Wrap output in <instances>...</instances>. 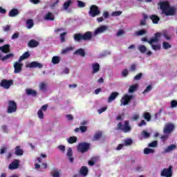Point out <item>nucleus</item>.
I'll use <instances>...</instances> for the list:
<instances>
[{
  "instance_id": "obj_38",
  "label": "nucleus",
  "mask_w": 177,
  "mask_h": 177,
  "mask_svg": "<svg viewBox=\"0 0 177 177\" xmlns=\"http://www.w3.org/2000/svg\"><path fill=\"white\" fill-rule=\"evenodd\" d=\"M68 142L70 145H73V143H77V137L76 136L70 137L68 140Z\"/></svg>"
},
{
  "instance_id": "obj_54",
  "label": "nucleus",
  "mask_w": 177,
  "mask_h": 177,
  "mask_svg": "<svg viewBox=\"0 0 177 177\" xmlns=\"http://www.w3.org/2000/svg\"><path fill=\"white\" fill-rule=\"evenodd\" d=\"M79 8H85V3L81 1H77Z\"/></svg>"
},
{
  "instance_id": "obj_52",
  "label": "nucleus",
  "mask_w": 177,
  "mask_h": 177,
  "mask_svg": "<svg viewBox=\"0 0 177 177\" xmlns=\"http://www.w3.org/2000/svg\"><path fill=\"white\" fill-rule=\"evenodd\" d=\"M142 135L145 138H150V133H148L146 131H143Z\"/></svg>"
},
{
  "instance_id": "obj_47",
  "label": "nucleus",
  "mask_w": 177,
  "mask_h": 177,
  "mask_svg": "<svg viewBox=\"0 0 177 177\" xmlns=\"http://www.w3.org/2000/svg\"><path fill=\"white\" fill-rule=\"evenodd\" d=\"M157 145H158V142H157V140H154L151 142H150L148 146L149 147H157Z\"/></svg>"
},
{
  "instance_id": "obj_1",
  "label": "nucleus",
  "mask_w": 177,
  "mask_h": 177,
  "mask_svg": "<svg viewBox=\"0 0 177 177\" xmlns=\"http://www.w3.org/2000/svg\"><path fill=\"white\" fill-rule=\"evenodd\" d=\"M162 13L165 16H175L176 14V8L171 6L168 2H162L160 4Z\"/></svg>"
},
{
  "instance_id": "obj_29",
  "label": "nucleus",
  "mask_w": 177,
  "mask_h": 177,
  "mask_svg": "<svg viewBox=\"0 0 177 177\" xmlns=\"http://www.w3.org/2000/svg\"><path fill=\"white\" fill-rule=\"evenodd\" d=\"M102 136L103 133L101 131L96 132L93 138V141L95 142L96 140H99Z\"/></svg>"
},
{
  "instance_id": "obj_11",
  "label": "nucleus",
  "mask_w": 177,
  "mask_h": 177,
  "mask_svg": "<svg viewBox=\"0 0 177 177\" xmlns=\"http://www.w3.org/2000/svg\"><path fill=\"white\" fill-rule=\"evenodd\" d=\"M11 85H13V80H2L0 82V86L4 89H9Z\"/></svg>"
},
{
  "instance_id": "obj_2",
  "label": "nucleus",
  "mask_w": 177,
  "mask_h": 177,
  "mask_svg": "<svg viewBox=\"0 0 177 177\" xmlns=\"http://www.w3.org/2000/svg\"><path fill=\"white\" fill-rule=\"evenodd\" d=\"M93 37L92 32L87 31L82 33H76L73 35V39L75 42H80V41H91Z\"/></svg>"
},
{
  "instance_id": "obj_33",
  "label": "nucleus",
  "mask_w": 177,
  "mask_h": 177,
  "mask_svg": "<svg viewBox=\"0 0 177 177\" xmlns=\"http://www.w3.org/2000/svg\"><path fill=\"white\" fill-rule=\"evenodd\" d=\"M175 149H176V145H171L165 149V153H169L170 151H172V150H175Z\"/></svg>"
},
{
  "instance_id": "obj_9",
  "label": "nucleus",
  "mask_w": 177,
  "mask_h": 177,
  "mask_svg": "<svg viewBox=\"0 0 177 177\" xmlns=\"http://www.w3.org/2000/svg\"><path fill=\"white\" fill-rule=\"evenodd\" d=\"M174 172V167L172 166H169V167L164 168L161 173L160 176L163 177H172V173Z\"/></svg>"
},
{
  "instance_id": "obj_19",
  "label": "nucleus",
  "mask_w": 177,
  "mask_h": 177,
  "mask_svg": "<svg viewBox=\"0 0 177 177\" xmlns=\"http://www.w3.org/2000/svg\"><path fill=\"white\" fill-rule=\"evenodd\" d=\"M0 50H1L3 53H9V52H10V45L6 44L3 46H0Z\"/></svg>"
},
{
  "instance_id": "obj_49",
  "label": "nucleus",
  "mask_w": 177,
  "mask_h": 177,
  "mask_svg": "<svg viewBox=\"0 0 177 177\" xmlns=\"http://www.w3.org/2000/svg\"><path fill=\"white\" fill-rule=\"evenodd\" d=\"M37 115L40 120H44V112L41 110L37 111Z\"/></svg>"
},
{
  "instance_id": "obj_43",
  "label": "nucleus",
  "mask_w": 177,
  "mask_h": 177,
  "mask_svg": "<svg viewBox=\"0 0 177 177\" xmlns=\"http://www.w3.org/2000/svg\"><path fill=\"white\" fill-rule=\"evenodd\" d=\"M14 55L12 53L7 54L6 56L1 58L2 62H5V60H8V59H10V57H13Z\"/></svg>"
},
{
  "instance_id": "obj_60",
  "label": "nucleus",
  "mask_w": 177,
  "mask_h": 177,
  "mask_svg": "<svg viewBox=\"0 0 177 177\" xmlns=\"http://www.w3.org/2000/svg\"><path fill=\"white\" fill-rule=\"evenodd\" d=\"M19 32L14 33L12 36V39H17V38H19Z\"/></svg>"
},
{
  "instance_id": "obj_20",
  "label": "nucleus",
  "mask_w": 177,
  "mask_h": 177,
  "mask_svg": "<svg viewBox=\"0 0 177 177\" xmlns=\"http://www.w3.org/2000/svg\"><path fill=\"white\" fill-rule=\"evenodd\" d=\"M26 92L28 96H32L33 97H35L38 95L35 90L31 88H27Z\"/></svg>"
},
{
  "instance_id": "obj_48",
  "label": "nucleus",
  "mask_w": 177,
  "mask_h": 177,
  "mask_svg": "<svg viewBox=\"0 0 177 177\" xmlns=\"http://www.w3.org/2000/svg\"><path fill=\"white\" fill-rule=\"evenodd\" d=\"M151 48L152 49H153V50H160V49H161V45L160 44L152 45Z\"/></svg>"
},
{
  "instance_id": "obj_55",
  "label": "nucleus",
  "mask_w": 177,
  "mask_h": 177,
  "mask_svg": "<svg viewBox=\"0 0 177 177\" xmlns=\"http://www.w3.org/2000/svg\"><path fill=\"white\" fill-rule=\"evenodd\" d=\"M1 129L3 132H5V133H8V132H9V131L8 130V126L6 125H3L1 127Z\"/></svg>"
},
{
  "instance_id": "obj_34",
  "label": "nucleus",
  "mask_w": 177,
  "mask_h": 177,
  "mask_svg": "<svg viewBox=\"0 0 177 177\" xmlns=\"http://www.w3.org/2000/svg\"><path fill=\"white\" fill-rule=\"evenodd\" d=\"M52 63L53 64H59V63H60V57L59 56L53 57Z\"/></svg>"
},
{
  "instance_id": "obj_21",
  "label": "nucleus",
  "mask_w": 177,
  "mask_h": 177,
  "mask_svg": "<svg viewBox=\"0 0 177 177\" xmlns=\"http://www.w3.org/2000/svg\"><path fill=\"white\" fill-rule=\"evenodd\" d=\"M39 45V42L37 40L31 39L30 41H28V46L29 48H37Z\"/></svg>"
},
{
  "instance_id": "obj_35",
  "label": "nucleus",
  "mask_w": 177,
  "mask_h": 177,
  "mask_svg": "<svg viewBox=\"0 0 177 177\" xmlns=\"http://www.w3.org/2000/svg\"><path fill=\"white\" fill-rule=\"evenodd\" d=\"M73 3V1L71 0H68L64 3L63 8L65 10H67L70 8V6Z\"/></svg>"
},
{
  "instance_id": "obj_10",
  "label": "nucleus",
  "mask_w": 177,
  "mask_h": 177,
  "mask_svg": "<svg viewBox=\"0 0 177 177\" xmlns=\"http://www.w3.org/2000/svg\"><path fill=\"white\" fill-rule=\"evenodd\" d=\"M132 99H133V95H124L120 100V106H127Z\"/></svg>"
},
{
  "instance_id": "obj_50",
  "label": "nucleus",
  "mask_w": 177,
  "mask_h": 177,
  "mask_svg": "<svg viewBox=\"0 0 177 177\" xmlns=\"http://www.w3.org/2000/svg\"><path fill=\"white\" fill-rule=\"evenodd\" d=\"M142 76H143V73H140L137 74V75L134 77V80H135V81H139V80H140Z\"/></svg>"
},
{
  "instance_id": "obj_23",
  "label": "nucleus",
  "mask_w": 177,
  "mask_h": 177,
  "mask_svg": "<svg viewBox=\"0 0 177 177\" xmlns=\"http://www.w3.org/2000/svg\"><path fill=\"white\" fill-rule=\"evenodd\" d=\"M66 156L68 157L70 162H74V158H73V149L71 148L68 149Z\"/></svg>"
},
{
  "instance_id": "obj_14",
  "label": "nucleus",
  "mask_w": 177,
  "mask_h": 177,
  "mask_svg": "<svg viewBox=\"0 0 177 177\" xmlns=\"http://www.w3.org/2000/svg\"><path fill=\"white\" fill-rule=\"evenodd\" d=\"M28 67H30V68H42V67H44V66L42 65V64L37 62H32L29 65Z\"/></svg>"
},
{
  "instance_id": "obj_62",
  "label": "nucleus",
  "mask_w": 177,
  "mask_h": 177,
  "mask_svg": "<svg viewBox=\"0 0 177 177\" xmlns=\"http://www.w3.org/2000/svg\"><path fill=\"white\" fill-rule=\"evenodd\" d=\"M176 106H177V101L176 100H172L171 102V106L174 108V107H176Z\"/></svg>"
},
{
  "instance_id": "obj_28",
  "label": "nucleus",
  "mask_w": 177,
  "mask_h": 177,
  "mask_svg": "<svg viewBox=\"0 0 177 177\" xmlns=\"http://www.w3.org/2000/svg\"><path fill=\"white\" fill-rule=\"evenodd\" d=\"M30 52L26 51L21 56L19 57V62H22V60H26V59H28L30 57Z\"/></svg>"
},
{
  "instance_id": "obj_59",
  "label": "nucleus",
  "mask_w": 177,
  "mask_h": 177,
  "mask_svg": "<svg viewBox=\"0 0 177 177\" xmlns=\"http://www.w3.org/2000/svg\"><path fill=\"white\" fill-rule=\"evenodd\" d=\"M40 110L41 111H46V110H48V104H44L43 105L41 108Z\"/></svg>"
},
{
  "instance_id": "obj_58",
  "label": "nucleus",
  "mask_w": 177,
  "mask_h": 177,
  "mask_svg": "<svg viewBox=\"0 0 177 177\" xmlns=\"http://www.w3.org/2000/svg\"><path fill=\"white\" fill-rule=\"evenodd\" d=\"M130 71H136V64H131V67H130Z\"/></svg>"
},
{
  "instance_id": "obj_25",
  "label": "nucleus",
  "mask_w": 177,
  "mask_h": 177,
  "mask_svg": "<svg viewBox=\"0 0 177 177\" xmlns=\"http://www.w3.org/2000/svg\"><path fill=\"white\" fill-rule=\"evenodd\" d=\"M19 10L14 8L12 9L11 10H10L9 13H8V16L10 17H16V16H17V15H19Z\"/></svg>"
},
{
  "instance_id": "obj_57",
  "label": "nucleus",
  "mask_w": 177,
  "mask_h": 177,
  "mask_svg": "<svg viewBox=\"0 0 177 177\" xmlns=\"http://www.w3.org/2000/svg\"><path fill=\"white\" fill-rule=\"evenodd\" d=\"M128 74H129V73H128L127 69H124V70L122 71V75L123 77H127V76H128Z\"/></svg>"
},
{
  "instance_id": "obj_24",
  "label": "nucleus",
  "mask_w": 177,
  "mask_h": 177,
  "mask_svg": "<svg viewBox=\"0 0 177 177\" xmlns=\"http://www.w3.org/2000/svg\"><path fill=\"white\" fill-rule=\"evenodd\" d=\"M15 156H23V154H24V151H23V149H21L20 146H17L15 147Z\"/></svg>"
},
{
  "instance_id": "obj_32",
  "label": "nucleus",
  "mask_w": 177,
  "mask_h": 177,
  "mask_svg": "<svg viewBox=\"0 0 177 177\" xmlns=\"http://www.w3.org/2000/svg\"><path fill=\"white\" fill-rule=\"evenodd\" d=\"M60 171L61 170L58 171L56 169H53L50 174L53 177H60Z\"/></svg>"
},
{
  "instance_id": "obj_13",
  "label": "nucleus",
  "mask_w": 177,
  "mask_h": 177,
  "mask_svg": "<svg viewBox=\"0 0 177 177\" xmlns=\"http://www.w3.org/2000/svg\"><path fill=\"white\" fill-rule=\"evenodd\" d=\"M107 30V26H102L99 27L98 28L95 29L93 35L96 36L99 34H102V32H104V31Z\"/></svg>"
},
{
  "instance_id": "obj_8",
  "label": "nucleus",
  "mask_w": 177,
  "mask_h": 177,
  "mask_svg": "<svg viewBox=\"0 0 177 177\" xmlns=\"http://www.w3.org/2000/svg\"><path fill=\"white\" fill-rule=\"evenodd\" d=\"M175 130V124L172 123H167L165 125L163 133L165 135H171V132Z\"/></svg>"
},
{
  "instance_id": "obj_6",
  "label": "nucleus",
  "mask_w": 177,
  "mask_h": 177,
  "mask_svg": "<svg viewBox=\"0 0 177 177\" xmlns=\"http://www.w3.org/2000/svg\"><path fill=\"white\" fill-rule=\"evenodd\" d=\"M161 35L162 33L156 32L155 33V36L153 38H151L150 40L147 39V37H142L141 41L143 42H148L150 45L154 44V42H158L160 41V38H161Z\"/></svg>"
},
{
  "instance_id": "obj_27",
  "label": "nucleus",
  "mask_w": 177,
  "mask_h": 177,
  "mask_svg": "<svg viewBox=\"0 0 177 177\" xmlns=\"http://www.w3.org/2000/svg\"><path fill=\"white\" fill-rule=\"evenodd\" d=\"M44 20H50L53 21L55 20V15L52 12H48L44 18Z\"/></svg>"
},
{
  "instance_id": "obj_40",
  "label": "nucleus",
  "mask_w": 177,
  "mask_h": 177,
  "mask_svg": "<svg viewBox=\"0 0 177 177\" xmlns=\"http://www.w3.org/2000/svg\"><path fill=\"white\" fill-rule=\"evenodd\" d=\"M124 146H131V145L133 143V141L131 138H127L124 140Z\"/></svg>"
},
{
  "instance_id": "obj_37",
  "label": "nucleus",
  "mask_w": 177,
  "mask_h": 177,
  "mask_svg": "<svg viewBox=\"0 0 177 177\" xmlns=\"http://www.w3.org/2000/svg\"><path fill=\"white\" fill-rule=\"evenodd\" d=\"M66 35H67V32H64L60 34L59 38H60L61 42H62V43L66 42Z\"/></svg>"
},
{
  "instance_id": "obj_12",
  "label": "nucleus",
  "mask_w": 177,
  "mask_h": 177,
  "mask_svg": "<svg viewBox=\"0 0 177 177\" xmlns=\"http://www.w3.org/2000/svg\"><path fill=\"white\" fill-rule=\"evenodd\" d=\"M19 165H20V160L15 159V160H14L13 162H12L9 165L8 168H9V169H11V170L17 169V168H19Z\"/></svg>"
},
{
  "instance_id": "obj_45",
  "label": "nucleus",
  "mask_w": 177,
  "mask_h": 177,
  "mask_svg": "<svg viewBox=\"0 0 177 177\" xmlns=\"http://www.w3.org/2000/svg\"><path fill=\"white\" fill-rule=\"evenodd\" d=\"M39 89L40 91H46V84L45 82L40 83Z\"/></svg>"
},
{
  "instance_id": "obj_44",
  "label": "nucleus",
  "mask_w": 177,
  "mask_h": 177,
  "mask_svg": "<svg viewBox=\"0 0 177 177\" xmlns=\"http://www.w3.org/2000/svg\"><path fill=\"white\" fill-rule=\"evenodd\" d=\"M152 88L153 87L151 86V85H148L145 90L142 92L143 95H146V93L150 92Z\"/></svg>"
},
{
  "instance_id": "obj_16",
  "label": "nucleus",
  "mask_w": 177,
  "mask_h": 177,
  "mask_svg": "<svg viewBox=\"0 0 177 177\" xmlns=\"http://www.w3.org/2000/svg\"><path fill=\"white\" fill-rule=\"evenodd\" d=\"M118 95H120L118 92L111 93L110 96L108 98V103H111V102H113V100H115Z\"/></svg>"
},
{
  "instance_id": "obj_18",
  "label": "nucleus",
  "mask_w": 177,
  "mask_h": 177,
  "mask_svg": "<svg viewBox=\"0 0 177 177\" xmlns=\"http://www.w3.org/2000/svg\"><path fill=\"white\" fill-rule=\"evenodd\" d=\"M89 170L86 166H82L80 169V174L82 175V176H86Z\"/></svg>"
},
{
  "instance_id": "obj_17",
  "label": "nucleus",
  "mask_w": 177,
  "mask_h": 177,
  "mask_svg": "<svg viewBox=\"0 0 177 177\" xmlns=\"http://www.w3.org/2000/svg\"><path fill=\"white\" fill-rule=\"evenodd\" d=\"M92 74H96V73H99V71H100V65L97 62L94 63L92 64Z\"/></svg>"
},
{
  "instance_id": "obj_63",
  "label": "nucleus",
  "mask_w": 177,
  "mask_h": 177,
  "mask_svg": "<svg viewBox=\"0 0 177 177\" xmlns=\"http://www.w3.org/2000/svg\"><path fill=\"white\" fill-rule=\"evenodd\" d=\"M66 117L68 118V121H73V120H74V117L71 114L66 115Z\"/></svg>"
},
{
  "instance_id": "obj_36",
  "label": "nucleus",
  "mask_w": 177,
  "mask_h": 177,
  "mask_svg": "<svg viewBox=\"0 0 177 177\" xmlns=\"http://www.w3.org/2000/svg\"><path fill=\"white\" fill-rule=\"evenodd\" d=\"M26 24L28 29L32 28V27H34V20L28 19L26 21Z\"/></svg>"
},
{
  "instance_id": "obj_31",
  "label": "nucleus",
  "mask_w": 177,
  "mask_h": 177,
  "mask_svg": "<svg viewBox=\"0 0 177 177\" xmlns=\"http://www.w3.org/2000/svg\"><path fill=\"white\" fill-rule=\"evenodd\" d=\"M142 117L148 122L151 120V115L149 112L144 113Z\"/></svg>"
},
{
  "instance_id": "obj_51",
  "label": "nucleus",
  "mask_w": 177,
  "mask_h": 177,
  "mask_svg": "<svg viewBox=\"0 0 177 177\" xmlns=\"http://www.w3.org/2000/svg\"><path fill=\"white\" fill-rule=\"evenodd\" d=\"M80 131L82 132V133H84V132H86V131L88 130V127L80 126Z\"/></svg>"
},
{
  "instance_id": "obj_39",
  "label": "nucleus",
  "mask_w": 177,
  "mask_h": 177,
  "mask_svg": "<svg viewBox=\"0 0 177 177\" xmlns=\"http://www.w3.org/2000/svg\"><path fill=\"white\" fill-rule=\"evenodd\" d=\"M147 32L146 31V30L142 29V30H140L137 32H136V35L137 37H140L142 35H145V34H146Z\"/></svg>"
},
{
  "instance_id": "obj_42",
  "label": "nucleus",
  "mask_w": 177,
  "mask_h": 177,
  "mask_svg": "<svg viewBox=\"0 0 177 177\" xmlns=\"http://www.w3.org/2000/svg\"><path fill=\"white\" fill-rule=\"evenodd\" d=\"M154 153V149L150 148H145L144 149V154H151Z\"/></svg>"
},
{
  "instance_id": "obj_26",
  "label": "nucleus",
  "mask_w": 177,
  "mask_h": 177,
  "mask_svg": "<svg viewBox=\"0 0 177 177\" xmlns=\"http://www.w3.org/2000/svg\"><path fill=\"white\" fill-rule=\"evenodd\" d=\"M138 88H139V84H138L131 85L129 88V93H133V92L138 91Z\"/></svg>"
},
{
  "instance_id": "obj_4",
  "label": "nucleus",
  "mask_w": 177,
  "mask_h": 177,
  "mask_svg": "<svg viewBox=\"0 0 177 177\" xmlns=\"http://www.w3.org/2000/svg\"><path fill=\"white\" fill-rule=\"evenodd\" d=\"M8 114H13L17 111V103L15 100H8V105L7 107Z\"/></svg>"
},
{
  "instance_id": "obj_3",
  "label": "nucleus",
  "mask_w": 177,
  "mask_h": 177,
  "mask_svg": "<svg viewBox=\"0 0 177 177\" xmlns=\"http://www.w3.org/2000/svg\"><path fill=\"white\" fill-rule=\"evenodd\" d=\"M117 129L122 131L124 133H128L132 131V127H131V125L129 124V120H125L123 125L122 122H119L118 124Z\"/></svg>"
},
{
  "instance_id": "obj_15",
  "label": "nucleus",
  "mask_w": 177,
  "mask_h": 177,
  "mask_svg": "<svg viewBox=\"0 0 177 177\" xmlns=\"http://www.w3.org/2000/svg\"><path fill=\"white\" fill-rule=\"evenodd\" d=\"M14 68H15V73L16 74H18V73H20L23 68V64H21L19 62H15L14 64Z\"/></svg>"
},
{
  "instance_id": "obj_30",
  "label": "nucleus",
  "mask_w": 177,
  "mask_h": 177,
  "mask_svg": "<svg viewBox=\"0 0 177 177\" xmlns=\"http://www.w3.org/2000/svg\"><path fill=\"white\" fill-rule=\"evenodd\" d=\"M75 55H80L82 57H85L86 53L84 48H79L75 52Z\"/></svg>"
},
{
  "instance_id": "obj_7",
  "label": "nucleus",
  "mask_w": 177,
  "mask_h": 177,
  "mask_svg": "<svg viewBox=\"0 0 177 177\" xmlns=\"http://www.w3.org/2000/svg\"><path fill=\"white\" fill-rule=\"evenodd\" d=\"M88 15L91 17H96V16H99V15H100V10H99V7L96 5H92L90 8Z\"/></svg>"
},
{
  "instance_id": "obj_64",
  "label": "nucleus",
  "mask_w": 177,
  "mask_h": 177,
  "mask_svg": "<svg viewBox=\"0 0 177 177\" xmlns=\"http://www.w3.org/2000/svg\"><path fill=\"white\" fill-rule=\"evenodd\" d=\"M6 150H7V148H6V147H2V148L0 149V154L2 155V154H3L4 153H6Z\"/></svg>"
},
{
  "instance_id": "obj_56",
  "label": "nucleus",
  "mask_w": 177,
  "mask_h": 177,
  "mask_svg": "<svg viewBox=\"0 0 177 177\" xmlns=\"http://www.w3.org/2000/svg\"><path fill=\"white\" fill-rule=\"evenodd\" d=\"M113 16H121L122 15V12L121 11H115L112 13Z\"/></svg>"
},
{
  "instance_id": "obj_46",
  "label": "nucleus",
  "mask_w": 177,
  "mask_h": 177,
  "mask_svg": "<svg viewBox=\"0 0 177 177\" xmlns=\"http://www.w3.org/2000/svg\"><path fill=\"white\" fill-rule=\"evenodd\" d=\"M162 46L166 50L169 49L171 47V44H169V43H168L167 41H165V42L162 43Z\"/></svg>"
},
{
  "instance_id": "obj_41",
  "label": "nucleus",
  "mask_w": 177,
  "mask_h": 177,
  "mask_svg": "<svg viewBox=\"0 0 177 177\" xmlns=\"http://www.w3.org/2000/svg\"><path fill=\"white\" fill-rule=\"evenodd\" d=\"M138 50H140L141 53H145V52L147 50V48L143 45H140L138 46Z\"/></svg>"
},
{
  "instance_id": "obj_53",
  "label": "nucleus",
  "mask_w": 177,
  "mask_h": 177,
  "mask_svg": "<svg viewBox=\"0 0 177 177\" xmlns=\"http://www.w3.org/2000/svg\"><path fill=\"white\" fill-rule=\"evenodd\" d=\"M107 110V106L102 107L101 109H98V114H102V113H104Z\"/></svg>"
},
{
  "instance_id": "obj_5",
  "label": "nucleus",
  "mask_w": 177,
  "mask_h": 177,
  "mask_svg": "<svg viewBox=\"0 0 177 177\" xmlns=\"http://www.w3.org/2000/svg\"><path fill=\"white\" fill-rule=\"evenodd\" d=\"M91 147V144L88 142H80L77 145V150L79 153H82V154H84V153H86L88 150H89Z\"/></svg>"
},
{
  "instance_id": "obj_22",
  "label": "nucleus",
  "mask_w": 177,
  "mask_h": 177,
  "mask_svg": "<svg viewBox=\"0 0 177 177\" xmlns=\"http://www.w3.org/2000/svg\"><path fill=\"white\" fill-rule=\"evenodd\" d=\"M149 19H151L153 24H158V21H160V17L156 15H150Z\"/></svg>"
},
{
  "instance_id": "obj_61",
  "label": "nucleus",
  "mask_w": 177,
  "mask_h": 177,
  "mask_svg": "<svg viewBox=\"0 0 177 177\" xmlns=\"http://www.w3.org/2000/svg\"><path fill=\"white\" fill-rule=\"evenodd\" d=\"M145 125H147V123L144 120H141V122L138 124V127H143Z\"/></svg>"
}]
</instances>
